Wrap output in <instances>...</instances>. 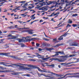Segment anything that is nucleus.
<instances>
[{
    "instance_id": "obj_1",
    "label": "nucleus",
    "mask_w": 79,
    "mask_h": 79,
    "mask_svg": "<svg viewBox=\"0 0 79 79\" xmlns=\"http://www.w3.org/2000/svg\"><path fill=\"white\" fill-rule=\"evenodd\" d=\"M26 66H27L28 67H25L23 68L24 70H31L32 69H37V67L35 65H33L32 64H26Z\"/></svg>"
},
{
    "instance_id": "obj_2",
    "label": "nucleus",
    "mask_w": 79,
    "mask_h": 79,
    "mask_svg": "<svg viewBox=\"0 0 79 79\" xmlns=\"http://www.w3.org/2000/svg\"><path fill=\"white\" fill-rule=\"evenodd\" d=\"M49 60L50 61V62H52L53 60H57V61H58L59 62H64V61H65L66 60V59L64 58L62 59H60L58 58H52L50 59Z\"/></svg>"
},
{
    "instance_id": "obj_3",
    "label": "nucleus",
    "mask_w": 79,
    "mask_h": 79,
    "mask_svg": "<svg viewBox=\"0 0 79 79\" xmlns=\"http://www.w3.org/2000/svg\"><path fill=\"white\" fill-rule=\"evenodd\" d=\"M70 46H78L79 45L78 43L75 42L70 43L69 44Z\"/></svg>"
},
{
    "instance_id": "obj_4",
    "label": "nucleus",
    "mask_w": 79,
    "mask_h": 79,
    "mask_svg": "<svg viewBox=\"0 0 79 79\" xmlns=\"http://www.w3.org/2000/svg\"><path fill=\"white\" fill-rule=\"evenodd\" d=\"M33 30H25L24 32H28V34H33V32H32Z\"/></svg>"
},
{
    "instance_id": "obj_5",
    "label": "nucleus",
    "mask_w": 79,
    "mask_h": 79,
    "mask_svg": "<svg viewBox=\"0 0 79 79\" xmlns=\"http://www.w3.org/2000/svg\"><path fill=\"white\" fill-rule=\"evenodd\" d=\"M42 10L47 11L48 10V7L47 6H44L41 8Z\"/></svg>"
},
{
    "instance_id": "obj_6",
    "label": "nucleus",
    "mask_w": 79,
    "mask_h": 79,
    "mask_svg": "<svg viewBox=\"0 0 79 79\" xmlns=\"http://www.w3.org/2000/svg\"><path fill=\"white\" fill-rule=\"evenodd\" d=\"M36 69H37L38 70V71H40V72H44V73H47V72L44 71V70H41V69H40V68H39V67H37L36 68Z\"/></svg>"
},
{
    "instance_id": "obj_7",
    "label": "nucleus",
    "mask_w": 79,
    "mask_h": 79,
    "mask_svg": "<svg viewBox=\"0 0 79 79\" xmlns=\"http://www.w3.org/2000/svg\"><path fill=\"white\" fill-rule=\"evenodd\" d=\"M50 58H51L50 57H49L47 58H44L42 57V58H41L42 59V60H43V61H47V60L50 59Z\"/></svg>"
},
{
    "instance_id": "obj_8",
    "label": "nucleus",
    "mask_w": 79,
    "mask_h": 79,
    "mask_svg": "<svg viewBox=\"0 0 79 79\" xmlns=\"http://www.w3.org/2000/svg\"><path fill=\"white\" fill-rule=\"evenodd\" d=\"M51 74H53V75H56V76H57V77H62V76H63V75H59L58 74H56V73H51Z\"/></svg>"
},
{
    "instance_id": "obj_9",
    "label": "nucleus",
    "mask_w": 79,
    "mask_h": 79,
    "mask_svg": "<svg viewBox=\"0 0 79 79\" xmlns=\"http://www.w3.org/2000/svg\"><path fill=\"white\" fill-rule=\"evenodd\" d=\"M42 45L44 46H45V47H48L50 46V44L48 43H42Z\"/></svg>"
},
{
    "instance_id": "obj_10",
    "label": "nucleus",
    "mask_w": 79,
    "mask_h": 79,
    "mask_svg": "<svg viewBox=\"0 0 79 79\" xmlns=\"http://www.w3.org/2000/svg\"><path fill=\"white\" fill-rule=\"evenodd\" d=\"M51 4H56V5H60V3H57V2L56 1H51Z\"/></svg>"
},
{
    "instance_id": "obj_11",
    "label": "nucleus",
    "mask_w": 79,
    "mask_h": 79,
    "mask_svg": "<svg viewBox=\"0 0 79 79\" xmlns=\"http://www.w3.org/2000/svg\"><path fill=\"white\" fill-rule=\"evenodd\" d=\"M35 55H36V56H37V57H38V58H41V57H42V56L40 55L39 53H35Z\"/></svg>"
},
{
    "instance_id": "obj_12",
    "label": "nucleus",
    "mask_w": 79,
    "mask_h": 79,
    "mask_svg": "<svg viewBox=\"0 0 79 79\" xmlns=\"http://www.w3.org/2000/svg\"><path fill=\"white\" fill-rule=\"evenodd\" d=\"M45 49L46 50H48V51H50V50H54L53 48H45Z\"/></svg>"
},
{
    "instance_id": "obj_13",
    "label": "nucleus",
    "mask_w": 79,
    "mask_h": 79,
    "mask_svg": "<svg viewBox=\"0 0 79 79\" xmlns=\"http://www.w3.org/2000/svg\"><path fill=\"white\" fill-rule=\"evenodd\" d=\"M64 35H61L58 38V40H63V36H64Z\"/></svg>"
},
{
    "instance_id": "obj_14",
    "label": "nucleus",
    "mask_w": 79,
    "mask_h": 79,
    "mask_svg": "<svg viewBox=\"0 0 79 79\" xmlns=\"http://www.w3.org/2000/svg\"><path fill=\"white\" fill-rule=\"evenodd\" d=\"M43 5V4L40 3L39 5H37V6H39V7H35V8H38V9H39V8H40V7H41V6H42Z\"/></svg>"
},
{
    "instance_id": "obj_15",
    "label": "nucleus",
    "mask_w": 79,
    "mask_h": 79,
    "mask_svg": "<svg viewBox=\"0 0 79 79\" xmlns=\"http://www.w3.org/2000/svg\"><path fill=\"white\" fill-rule=\"evenodd\" d=\"M64 43H61L60 44H58L57 45H56L55 46V47H60V45H64Z\"/></svg>"
},
{
    "instance_id": "obj_16",
    "label": "nucleus",
    "mask_w": 79,
    "mask_h": 79,
    "mask_svg": "<svg viewBox=\"0 0 79 79\" xmlns=\"http://www.w3.org/2000/svg\"><path fill=\"white\" fill-rule=\"evenodd\" d=\"M38 2L37 3H35V5H37L39 3H41L44 2V0H38Z\"/></svg>"
},
{
    "instance_id": "obj_17",
    "label": "nucleus",
    "mask_w": 79,
    "mask_h": 79,
    "mask_svg": "<svg viewBox=\"0 0 79 79\" xmlns=\"http://www.w3.org/2000/svg\"><path fill=\"white\" fill-rule=\"evenodd\" d=\"M45 77H52L53 78V77H52V74H48L47 76L45 75Z\"/></svg>"
},
{
    "instance_id": "obj_18",
    "label": "nucleus",
    "mask_w": 79,
    "mask_h": 79,
    "mask_svg": "<svg viewBox=\"0 0 79 79\" xmlns=\"http://www.w3.org/2000/svg\"><path fill=\"white\" fill-rule=\"evenodd\" d=\"M45 2L47 5H51V4H52L51 1H49L48 2Z\"/></svg>"
},
{
    "instance_id": "obj_19",
    "label": "nucleus",
    "mask_w": 79,
    "mask_h": 79,
    "mask_svg": "<svg viewBox=\"0 0 79 79\" xmlns=\"http://www.w3.org/2000/svg\"><path fill=\"white\" fill-rule=\"evenodd\" d=\"M53 16H56V13L55 14V12H53L51 15H49L48 16L52 17L53 16Z\"/></svg>"
},
{
    "instance_id": "obj_20",
    "label": "nucleus",
    "mask_w": 79,
    "mask_h": 79,
    "mask_svg": "<svg viewBox=\"0 0 79 79\" xmlns=\"http://www.w3.org/2000/svg\"><path fill=\"white\" fill-rule=\"evenodd\" d=\"M14 66H16V67H17V68H23V66L21 65H19L17 64H14Z\"/></svg>"
},
{
    "instance_id": "obj_21",
    "label": "nucleus",
    "mask_w": 79,
    "mask_h": 79,
    "mask_svg": "<svg viewBox=\"0 0 79 79\" xmlns=\"http://www.w3.org/2000/svg\"><path fill=\"white\" fill-rule=\"evenodd\" d=\"M72 26L74 27H78V26H79V25L78 24H73L72 25Z\"/></svg>"
},
{
    "instance_id": "obj_22",
    "label": "nucleus",
    "mask_w": 79,
    "mask_h": 79,
    "mask_svg": "<svg viewBox=\"0 0 79 79\" xmlns=\"http://www.w3.org/2000/svg\"><path fill=\"white\" fill-rule=\"evenodd\" d=\"M46 66H51V67H52V68H54L55 67V64H52V65H46Z\"/></svg>"
},
{
    "instance_id": "obj_23",
    "label": "nucleus",
    "mask_w": 79,
    "mask_h": 79,
    "mask_svg": "<svg viewBox=\"0 0 79 79\" xmlns=\"http://www.w3.org/2000/svg\"><path fill=\"white\" fill-rule=\"evenodd\" d=\"M79 77V75H76V76H72L71 77L68 76L67 77Z\"/></svg>"
},
{
    "instance_id": "obj_24",
    "label": "nucleus",
    "mask_w": 79,
    "mask_h": 79,
    "mask_svg": "<svg viewBox=\"0 0 79 79\" xmlns=\"http://www.w3.org/2000/svg\"><path fill=\"white\" fill-rule=\"evenodd\" d=\"M67 75H71V73H67V74H66V75H64V77H61V79H63V78H64V77H66V76H67Z\"/></svg>"
},
{
    "instance_id": "obj_25",
    "label": "nucleus",
    "mask_w": 79,
    "mask_h": 79,
    "mask_svg": "<svg viewBox=\"0 0 79 79\" xmlns=\"http://www.w3.org/2000/svg\"><path fill=\"white\" fill-rule=\"evenodd\" d=\"M59 53L61 54V55H64V52L63 51H60L59 52Z\"/></svg>"
},
{
    "instance_id": "obj_26",
    "label": "nucleus",
    "mask_w": 79,
    "mask_h": 79,
    "mask_svg": "<svg viewBox=\"0 0 79 79\" xmlns=\"http://www.w3.org/2000/svg\"><path fill=\"white\" fill-rule=\"evenodd\" d=\"M26 38H24V39H22V42H26Z\"/></svg>"
},
{
    "instance_id": "obj_27",
    "label": "nucleus",
    "mask_w": 79,
    "mask_h": 79,
    "mask_svg": "<svg viewBox=\"0 0 79 79\" xmlns=\"http://www.w3.org/2000/svg\"><path fill=\"white\" fill-rule=\"evenodd\" d=\"M17 40H19V42H23L22 39L17 38Z\"/></svg>"
},
{
    "instance_id": "obj_28",
    "label": "nucleus",
    "mask_w": 79,
    "mask_h": 79,
    "mask_svg": "<svg viewBox=\"0 0 79 79\" xmlns=\"http://www.w3.org/2000/svg\"><path fill=\"white\" fill-rule=\"evenodd\" d=\"M38 74L39 77H41V76L42 75L44 76H45V75L44 74H40V73H38Z\"/></svg>"
},
{
    "instance_id": "obj_29",
    "label": "nucleus",
    "mask_w": 79,
    "mask_h": 79,
    "mask_svg": "<svg viewBox=\"0 0 79 79\" xmlns=\"http://www.w3.org/2000/svg\"><path fill=\"white\" fill-rule=\"evenodd\" d=\"M12 75H16V76H18L19 75V73H14L12 74Z\"/></svg>"
},
{
    "instance_id": "obj_30",
    "label": "nucleus",
    "mask_w": 79,
    "mask_h": 79,
    "mask_svg": "<svg viewBox=\"0 0 79 79\" xmlns=\"http://www.w3.org/2000/svg\"><path fill=\"white\" fill-rule=\"evenodd\" d=\"M71 63H75V62H72L71 63H66V64L64 65V66H66V65H68V64H71Z\"/></svg>"
},
{
    "instance_id": "obj_31",
    "label": "nucleus",
    "mask_w": 79,
    "mask_h": 79,
    "mask_svg": "<svg viewBox=\"0 0 79 79\" xmlns=\"http://www.w3.org/2000/svg\"><path fill=\"white\" fill-rule=\"evenodd\" d=\"M79 0H77L75 1L74 2H73L71 5H73V4H75L76 2H79Z\"/></svg>"
},
{
    "instance_id": "obj_32",
    "label": "nucleus",
    "mask_w": 79,
    "mask_h": 79,
    "mask_svg": "<svg viewBox=\"0 0 79 79\" xmlns=\"http://www.w3.org/2000/svg\"><path fill=\"white\" fill-rule=\"evenodd\" d=\"M2 54L1 55H8L10 54V53H2Z\"/></svg>"
},
{
    "instance_id": "obj_33",
    "label": "nucleus",
    "mask_w": 79,
    "mask_h": 79,
    "mask_svg": "<svg viewBox=\"0 0 79 79\" xmlns=\"http://www.w3.org/2000/svg\"><path fill=\"white\" fill-rule=\"evenodd\" d=\"M56 54H55V56H58L59 55V52H55Z\"/></svg>"
},
{
    "instance_id": "obj_34",
    "label": "nucleus",
    "mask_w": 79,
    "mask_h": 79,
    "mask_svg": "<svg viewBox=\"0 0 79 79\" xmlns=\"http://www.w3.org/2000/svg\"><path fill=\"white\" fill-rule=\"evenodd\" d=\"M63 57L64 58H68V57H69V56H68V55H67L65 56H61V57Z\"/></svg>"
},
{
    "instance_id": "obj_35",
    "label": "nucleus",
    "mask_w": 79,
    "mask_h": 79,
    "mask_svg": "<svg viewBox=\"0 0 79 79\" xmlns=\"http://www.w3.org/2000/svg\"><path fill=\"white\" fill-rule=\"evenodd\" d=\"M12 37H13L12 39H16V38H18V37L17 36L12 35Z\"/></svg>"
},
{
    "instance_id": "obj_36",
    "label": "nucleus",
    "mask_w": 79,
    "mask_h": 79,
    "mask_svg": "<svg viewBox=\"0 0 79 79\" xmlns=\"http://www.w3.org/2000/svg\"><path fill=\"white\" fill-rule=\"evenodd\" d=\"M34 39H35V40H39V39L38 38H31V40H34Z\"/></svg>"
},
{
    "instance_id": "obj_37",
    "label": "nucleus",
    "mask_w": 79,
    "mask_h": 79,
    "mask_svg": "<svg viewBox=\"0 0 79 79\" xmlns=\"http://www.w3.org/2000/svg\"><path fill=\"white\" fill-rule=\"evenodd\" d=\"M21 47H25V45H24V44L22 43L21 44Z\"/></svg>"
},
{
    "instance_id": "obj_38",
    "label": "nucleus",
    "mask_w": 79,
    "mask_h": 79,
    "mask_svg": "<svg viewBox=\"0 0 79 79\" xmlns=\"http://www.w3.org/2000/svg\"><path fill=\"white\" fill-rule=\"evenodd\" d=\"M24 76H27V77H31V75L29 74H25V75H24Z\"/></svg>"
},
{
    "instance_id": "obj_39",
    "label": "nucleus",
    "mask_w": 79,
    "mask_h": 79,
    "mask_svg": "<svg viewBox=\"0 0 79 79\" xmlns=\"http://www.w3.org/2000/svg\"><path fill=\"white\" fill-rule=\"evenodd\" d=\"M69 22H68V23H69V24H71L73 23V21H71L70 19L69 20Z\"/></svg>"
},
{
    "instance_id": "obj_40",
    "label": "nucleus",
    "mask_w": 79,
    "mask_h": 79,
    "mask_svg": "<svg viewBox=\"0 0 79 79\" xmlns=\"http://www.w3.org/2000/svg\"><path fill=\"white\" fill-rule=\"evenodd\" d=\"M56 41V38L53 39L52 42H55Z\"/></svg>"
},
{
    "instance_id": "obj_41",
    "label": "nucleus",
    "mask_w": 79,
    "mask_h": 79,
    "mask_svg": "<svg viewBox=\"0 0 79 79\" xmlns=\"http://www.w3.org/2000/svg\"><path fill=\"white\" fill-rule=\"evenodd\" d=\"M43 40H46V41H49V40L45 38H43Z\"/></svg>"
},
{
    "instance_id": "obj_42",
    "label": "nucleus",
    "mask_w": 79,
    "mask_h": 79,
    "mask_svg": "<svg viewBox=\"0 0 79 79\" xmlns=\"http://www.w3.org/2000/svg\"><path fill=\"white\" fill-rule=\"evenodd\" d=\"M77 16V14H73L72 15V16H73V17H75V16Z\"/></svg>"
},
{
    "instance_id": "obj_43",
    "label": "nucleus",
    "mask_w": 79,
    "mask_h": 79,
    "mask_svg": "<svg viewBox=\"0 0 79 79\" xmlns=\"http://www.w3.org/2000/svg\"><path fill=\"white\" fill-rule=\"evenodd\" d=\"M31 40V39H27L26 40V42H28L29 41V42H30Z\"/></svg>"
},
{
    "instance_id": "obj_44",
    "label": "nucleus",
    "mask_w": 79,
    "mask_h": 79,
    "mask_svg": "<svg viewBox=\"0 0 79 79\" xmlns=\"http://www.w3.org/2000/svg\"><path fill=\"white\" fill-rule=\"evenodd\" d=\"M76 55H71L69 56V57H73V56H74Z\"/></svg>"
},
{
    "instance_id": "obj_45",
    "label": "nucleus",
    "mask_w": 79,
    "mask_h": 79,
    "mask_svg": "<svg viewBox=\"0 0 79 79\" xmlns=\"http://www.w3.org/2000/svg\"><path fill=\"white\" fill-rule=\"evenodd\" d=\"M10 57H11V58H12L15 59V56H10Z\"/></svg>"
},
{
    "instance_id": "obj_46",
    "label": "nucleus",
    "mask_w": 79,
    "mask_h": 79,
    "mask_svg": "<svg viewBox=\"0 0 79 79\" xmlns=\"http://www.w3.org/2000/svg\"><path fill=\"white\" fill-rule=\"evenodd\" d=\"M18 64H21V65H23V66H26V64H23L19 63H18Z\"/></svg>"
},
{
    "instance_id": "obj_47",
    "label": "nucleus",
    "mask_w": 79,
    "mask_h": 79,
    "mask_svg": "<svg viewBox=\"0 0 79 79\" xmlns=\"http://www.w3.org/2000/svg\"><path fill=\"white\" fill-rule=\"evenodd\" d=\"M71 25H69V24H68L66 27V28H67L68 27H71Z\"/></svg>"
},
{
    "instance_id": "obj_48",
    "label": "nucleus",
    "mask_w": 79,
    "mask_h": 79,
    "mask_svg": "<svg viewBox=\"0 0 79 79\" xmlns=\"http://www.w3.org/2000/svg\"><path fill=\"white\" fill-rule=\"evenodd\" d=\"M12 27H13V26H11L10 27H8V28H9V29H14V28H13Z\"/></svg>"
},
{
    "instance_id": "obj_49",
    "label": "nucleus",
    "mask_w": 79,
    "mask_h": 79,
    "mask_svg": "<svg viewBox=\"0 0 79 79\" xmlns=\"http://www.w3.org/2000/svg\"><path fill=\"white\" fill-rule=\"evenodd\" d=\"M8 37H12L13 35H7Z\"/></svg>"
},
{
    "instance_id": "obj_50",
    "label": "nucleus",
    "mask_w": 79,
    "mask_h": 79,
    "mask_svg": "<svg viewBox=\"0 0 79 79\" xmlns=\"http://www.w3.org/2000/svg\"><path fill=\"white\" fill-rule=\"evenodd\" d=\"M36 45L37 46V47H39V45H40V44H38V43H37L36 44Z\"/></svg>"
},
{
    "instance_id": "obj_51",
    "label": "nucleus",
    "mask_w": 79,
    "mask_h": 79,
    "mask_svg": "<svg viewBox=\"0 0 79 79\" xmlns=\"http://www.w3.org/2000/svg\"><path fill=\"white\" fill-rule=\"evenodd\" d=\"M66 64V63H61L60 64L61 65H64V64Z\"/></svg>"
},
{
    "instance_id": "obj_52",
    "label": "nucleus",
    "mask_w": 79,
    "mask_h": 79,
    "mask_svg": "<svg viewBox=\"0 0 79 79\" xmlns=\"http://www.w3.org/2000/svg\"><path fill=\"white\" fill-rule=\"evenodd\" d=\"M21 15V16H23V17H24V18L26 16V15H24V14H22Z\"/></svg>"
},
{
    "instance_id": "obj_53",
    "label": "nucleus",
    "mask_w": 79,
    "mask_h": 79,
    "mask_svg": "<svg viewBox=\"0 0 79 79\" xmlns=\"http://www.w3.org/2000/svg\"><path fill=\"white\" fill-rule=\"evenodd\" d=\"M71 41H72L71 40H69L67 41V43H69V42H71Z\"/></svg>"
},
{
    "instance_id": "obj_54",
    "label": "nucleus",
    "mask_w": 79,
    "mask_h": 79,
    "mask_svg": "<svg viewBox=\"0 0 79 79\" xmlns=\"http://www.w3.org/2000/svg\"><path fill=\"white\" fill-rule=\"evenodd\" d=\"M18 23H23L21 21H17Z\"/></svg>"
},
{
    "instance_id": "obj_55",
    "label": "nucleus",
    "mask_w": 79,
    "mask_h": 79,
    "mask_svg": "<svg viewBox=\"0 0 79 79\" xmlns=\"http://www.w3.org/2000/svg\"><path fill=\"white\" fill-rule=\"evenodd\" d=\"M73 66V64H72L70 65H68L67 66H68V67H70L71 66Z\"/></svg>"
},
{
    "instance_id": "obj_56",
    "label": "nucleus",
    "mask_w": 79,
    "mask_h": 79,
    "mask_svg": "<svg viewBox=\"0 0 79 79\" xmlns=\"http://www.w3.org/2000/svg\"><path fill=\"white\" fill-rule=\"evenodd\" d=\"M28 8H29V10H31V9H32V7H31L30 6H28Z\"/></svg>"
},
{
    "instance_id": "obj_57",
    "label": "nucleus",
    "mask_w": 79,
    "mask_h": 79,
    "mask_svg": "<svg viewBox=\"0 0 79 79\" xmlns=\"http://www.w3.org/2000/svg\"><path fill=\"white\" fill-rule=\"evenodd\" d=\"M7 2V1H6V0H0V2Z\"/></svg>"
},
{
    "instance_id": "obj_58",
    "label": "nucleus",
    "mask_w": 79,
    "mask_h": 79,
    "mask_svg": "<svg viewBox=\"0 0 79 79\" xmlns=\"http://www.w3.org/2000/svg\"><path fill=\"white\" fill-rule=\"evenodd\" d=\"M20 3H25V1H21Z\"/></svg>"
},
{
    "instance_id": "obj_59",
    "label": "nucleus",
    "mask_w": 79,
    "mask_h": 79,
    "mask_svg": "<svg viewBox=\"0 0 79 79\" xmlns=\"http://www.w3.org/2000/svg\"><path fill=\"white\" fill-rule=\"evenodd\" d=\"M15 59H18V57L15 56Z\"/></svg>"
},
{
    "instance_id": "obj_60",
    "label": "nucleus",
    "mask_w": 79,
    "mask_h": 79,
    "mask_svg": "<svg viewBox=\"0 0 79 79\" xmlns=\"http://www.w3.org/2000/svg\"><path fill=\"white\" fill-rule=\"evenodd\" d=\"M56 15H59L60 14V12H58L56 13Z\"/></svg>"
},
{
    "instance_id": "obj_61",
    "label": "nucleus",
    "mask_w": 79,
    "mask_h": 79,
    "mask_svg": "<svg viewBox=\"0 0 79 79\" xmlns=\"http://www.w3.org/2000/svg\"><path fill=\"white\" fill-rule=\"evenodd\" d=\"M39 51H42V49H41V48H39Z\"/></svg>"
},
{
    "instance_id": "obj_62",
    "label": "nucleus",
    "mask_w": 79,
    "mask_h": 79,
    "mask_svg": "<svg viewBox=\"0 0 79 79\" xmlns=\"http://www.w3.org/2000/svg\"><path fill=\"white\" fill-rule=\"evenodd\" d=\"M35 17H33V18H32L31 19V20L32 19L33 20H34V19H35Z\"/></svg>"
},
{
    "instance_id": "obj_63",
    "label": "nucleus",
    "mask_w": 79,
    "mask_h": 79,
    "mask_svg": "<svg viewBox=\"0 0 79 79\" xmlns=\"http://www.w3.org/2000/svg\"><path fill=\"white\" fill-rule=\"evenodd\" d=\"M58 67L59 68H61V65H58Z\"/></svg>"
},
{
    "instance_id": "obj_64",
    "label": "nucleus",
    "mask_w": 79,
    "mask_h": 79,
    "mask_svg": "<svg viewBox=\"0 0 79 79\" xmlns=\"http://www.w3.org/2000/svg\"><path fill=\"white\" fill-rule=\"evenodd\" d=\"M42 66H43V67H45V65H44V64H43V63L42 64Z\"/></svg>"
}]
</instances>
